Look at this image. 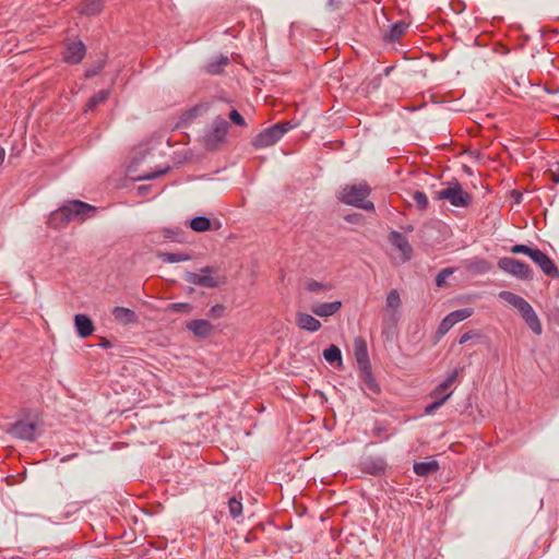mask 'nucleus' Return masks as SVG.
<instances>
[{"label":"nucleus","instance_id":"f257e3e1","mask_svg":"<svg viewBox=\"0 0 559 559\" xmlns=\"http://www.w3.org/2000/svg\"><path fill=\"white\" fill-rule=\"evenodd\" d=\"M97 213V207L80 200L66 201L49 215V225L56 229L66 227L71 222L83 223Z\"/></svg>","mask_w":559,"mask_h":559},{"label":"nucleus","instance_id":"f03ea898","mask_svg":"<svg viewBox=\"0 0 559 559\" xmlns=\"http://www.w3.org/2000/svg\"><path fill=\"white\" fill-rule=\"evenodd\" d=\"M370 193L371 189L366 182L346 185L338 192L337 199L344 204L374 212L373 202L367 200Z\"/></svg>","mask_w":559,"mask_h":559},{"label":"nucleus","instance_id":"7ed1b4c3","mask_svg":"<svg viewBox=\"0 0 559 559\" xmlns=\"http://www.w3.org/2000/svg\"><path fill=\"white\" fill-rule=\"evenodd\" d=\"M499 297L519 310L525 323L535 334L542 333V324L537 314L523 297L508 290L500 292Z\"/></svg>","mask_w":559,"mask_h":559},{"label":"nucleus","instance_id":"20e7f679","mask_svg":"<svg viewBox=\"0 0 559 559\" xmlns=\"http://www.w3.org/2000/svg\"><path fill=\"white\" fill-rule=\"evenodd\" d=\"M229 123L222 117H216L212 127L202 136V146L210 152L218 150L226 141Z\"/></svg>","mask_w":559,"mask_h":559},{"label":"nucleus","instance_id":"39448f33","mask_svg":"<svg viewBox=\"0 0 559 559\" xmlns=\"http://www.w3.org/2000/svg\"><path fill=\"white\" fill-rule=\"evenodd\" d=\"M436 200H447L455 207H467L473 202L471 193L463 190L462 185L457 180L449 182L448 187L438 191Z\"/></svg>","mask_w":559,"mask_h":559},{"label":"nucleus","instance_id":"423d86ee","mask_svg":"<svg viewBox=\"0 0 559 559\" xmlns=\"http://www.w3.org/2000/svg\"><path fill=\"white\" fill-rule=\"evenodd\" d=\"M293 128L294 126L288 121L275 123L258 133L252 140V145L255 148L272 146Z\"/></svg>","mask_w":559,"mask_h":559},{"label":"nucleus","instance_id":"0eeeda50","mask_svg":"<svg viewBox=\"0 0 559 559\" xmlns=\"http://www.w3.org/2000/svg\"><path fill=\"white\" fill-rule=\"evenodd\" d=\"M200 274L194 272H188L185 277L186 282L205 288H217L226 283L225 276H212V274L216 272V267L214 266H204L200 270Z\"/></svg>","mask_w":559,"mask_h":559},{"label":"nucleus","instance_id":"6e6552de","mask_svg":"<svg viewBox=\"0 0 559 559\" xmlns=\"http://www.w3.org/2000/svg\"><path fill=\"white\" fill-rule=\"evenodd\" d=\"M497 265L501 271L511 274L520 280L527 281L533 277V272L530 265L514 258H500L497 262Z\"/></svg>","mask_w":559,"mask_h":559},{"label":"nucleus","instance_id":"1a4fd4ad","mask_svg":"<svg viewBox=\"0 0 559 559\" xmlns=\"http://www.w3.org/2000/svg\"><path fill=\"white\" fill-rule=\"evenodd\" d=\"M402 306L401 296L397 289H391L385 299V316L383 323L388 325H395L400 319V308Z\"/></svg>","mask_w":559,"mask_h":559},{"label":"nucleus","instance_id":"9d476101","mask_svg":"<svg viewBox=\"0 0 559 559\" xmlns=\"http://www.w3.org/2000/svg\"><path fill=\"white\" fill-rule=\"evenodd\" d=\"M36 430L37 426L35 423L20 419L10 426L8 432L14 438L32 442L36 439Z\"/></svg>","mask_w":559,"mask_h":559},{"label":"nucleus","instance_id":"9b49d317","mask_svg":"<svg viewBox=\"0 0 559 559\" xmlns=\"http://www.w3.org/2000/svg\"><path fill=\"white\" fill-rule=\"evenodd\" d=\"M390 243L395 247L400 252L399 263L404 264L413 257V248L408 239L400 231L393 230L389 234Z\"/></svg>","mask_w":559,"mask_h":559},{"label":"nucleus","instance_id":"f8f14e48","mask_svg":"<svg viewBox=\"0 0 559 559\" xmlns=\"http://www.w3.org/2000/svg\"><path fill=\"white\" fill-rule=\"evenodd\" d=\"M86 47L83 41H71L66 46L63 60L70 64H79L85 57Z\"/></svg>","mask_w":559,"mask_h":559},{"label":"nucleus","instance_id":"ddd939ff","mask_svg":"<svg viewBox=\"0 0 559 559\" xmlns=\"http://www.w3.org/2000/svg\"><path fill=\"white\" fill-rule=\"evenodd\" d=\"M531 259L542 269V271L550 276L558 277L559 272L554 261L543 251L535 248Z\"/></svg>","mask_w":559,"mask_h":559},{"label":"nucleus","instance_id":"4468645a","mask_svg":"<svg viewBox=\"0 0 559 559\" xmlns=\"http://www.w3.org/2000/svg\"><path fill=\"white\" fill-rule=\"evenodd\" d=\"M359 466L364 473L372 476H380L386 469V463L382 457H366L360 462Z\"/></svg>","mask_w":559,"mask_h":559},{"label":"nucleus","instance_id":"2eb2a0df","mask_svg":"<svg viewBox=\"0 0 559 559\" xmlns=\"http://www.w3.org/2000/svg\"><path fill=\"white\" fill-rule=\"evenodd\" d=\"M354 355L359 369L371 367L365 338L359 336L354 340Z\"/></svg>","mask_w":559,"mask_h":559},{"label":"nucleus","instance_id":"dca6fc26","mask_svg":"<svg viewBox=\"0 0 559 559\" xmlns=\"http://www.w3.org/2000/svg\"><path fill=\"white\" fill-rule=\"evenodd\" d=\"M409 24L405 21H397L392 24L388 31L383 33V41L388 44H395L405 35Z\"/></svg>","mask_w":559,"mask_h":559},{"label":"nucleus","instance_id":"f3484780","mask_svg":"<svg viewBox=\"0 0 559 559\" xmlns=\"http://www.w3.org/2000/svg\"><path fill=\"white\" fill-rule=\"evenodd\" d=\"M187 329L197 337L205 338L213 332V325L205 319H195L187 323Z\"/></svg>","mask_w":559,"mask_h":559},{"label":"nucleus","instance_id":"a211bd4d","mask_svg":"<svg viewBox=\"0 0 559 559\" xmlns=\"http://www.w3.org/2000/svg\"><path fill=\"white\" fill-rule=\"evenodd\" d=\"M74 325L80 337L86 338L91 336L95 330L94 323L86 314L79 313L74 317Z\"/></svg>","mask_w":559,"mask_h":559},{"label":"nucleus","instance_id":"6ab92c4d","mask_svg":"<svg viewBox=\"0 0 559 559\" xmlns=\"http://www.w3.org/2000/svg\"><path fill=\"white\" fill-rule=\"evenodd\" d=\"M341 308H342V301L335 300L332 302H321V304L313 305L311 307V311L318 317L326 318V317H331V316L335 314L336 312H338Z\"/></svg>","mask_w":559,"mask_h":559},{"label":"nucleus","instance_id":"aec40b11","mask_svg":"<svg viewBox=\"0 0 559 559\" xmlns=\"http://www.w3.org/2000/svg\"><path fill=\"white\" fill-rule=\"evenodd\" d=\"M359 378L362 383V390H366L372 394H379L380 393V386L378 382L376 381L371 367L369 368H362L359 369Z\"/></svg>","mask_w":559,"mask_h":559},{"label":"nucleus","instance_id":"412c9836","mask_svg":"<svg viewBox=\"0 0 559 559\" xmlns=\"http://www.w3.org/2000/svg\"><path fill=\"white\" fill-rule=\"evenodd\" d=\"M104 3L105 0H83L78 5V12L86 16L98 15L104 9Z\"/></svg>","mask_w":559,"mask_h":559},{"label":"nucleus","instance_id":"4be33fe9","mask_svg":"<svg viewBox=\"0 0 559 559\" xmlns=\"http://www.w3.org/2000/svg\"><path fill=\"white\" fill-rule=\"evenodd\" d=\"M111 313L114 319L123 325L136 323L139 319L133 310L124 307H115Z\"/></svg>","mask_w":559,"mask_h":559},{"label":"nucleus","instance_id":"5701e85b","mask_svg":"<svg viewBox=\"0 0 559 559\" xmlns=\"http://www.w3.org/2000/svg\"><path fill=\"white\" fill-rule=\"evenodd\" d=\"M296 323L299 329L309 332H317L321 329V322L309 313L299 312L297 313Z\"/></svg>","mask_w":559,"mask_h":559},{"label":"nucleus","instance_id":"b1692460","mask_svg":"<svg viewBox=\"0 0 559 559\" xmlns=\"http://www.w3.org/2000/svg\"><path fill=\"white\" fill-rule=\"evenodd\" d=\"M459 376V369L453 370L444 381H442L439 385H437L430 393V397L433 399V401L440 399L443 394L449 393L450 388L452 384L456 381Z\"/></svg>","mask_w":559,"mask_h":559},{"label":"nucleus","instance_id":"393cba45","mask_svg":"<svg viewBox=\"0 0 559 559\" xmlns=\"http://www.w3.org/2000/svg\"><path fill=\"white\" fill-rule=\"evenodd\" d=\"M439 468H440V465H439L438 461H436V460H430L427 462H418V463H415L413 466L415 474L418 476H421V477L431 475V474L438 472Z\"/></svg>","mask_w":559,"mask_h":559},{"label":"nucleus","instance_id":"a878e982","mask_svg":"<svg viewBox=\"0 0 559 559\" xmlns=\"http://www.w3.org/2000/svg\"><path fill=\"white\" fill-rule=\"evenodd\" d=\"M228 62L229 58L227 56L221 55L205 66V72L211 75L221 74Z\"/></svg>","mask_w":559,"mask_h":559},{"label":"nucleus","instance_id":"bb28decb","mask_svg":"<svg viewBox=\"0 0 559 559\" xmlns=\"http://www.w3.org/2000/svg\"><path fill=\"white\" fill-rule=\"evenodd\" d=\"M323 357L330 364L337 362L338 366H342V352L338 346L334 344H331L323 350Z\"/></svg>","mask_w":559,"mask_h":559},{"label":"nucleus","instance_id":"cd10ccee","mask_svg":"<svg viewBox=\"0 0 559 559\" xmlns=\"http://www.w3.org/2000/svg\"><path fill=\"white\" fill-rule=\"evenodd\" d=\"M110 95L109 90H100L95 93L87 102L86 109L94 110L98 105L105 103Z\"/></svg>","mask_w":559,"mask_h":559},{"label":"nucleus","instance_id":"c85d7f7f","mask_svg":"<svg viewBox=\"0 0 559 559\" xmlns=\"http://www.w3.org/2000/svg\"><path fill=\"white\" fill-rule=\"evenodd\" d=\"M107 63V55H103L99 59H97L91 67L85 70V78L92 79L98 75Z\"/></svg>","mask_w":559,"mask_h":559},{"label":"nucleus","instance_id":"c756f323","mask_svg":"<svg viewBox=\"0 0 559 559\" xmlns=\"http://www.w3.org/2000/svg\"><path fill=\"white\" fill-rule=\"evenodd\" d=\"M190 227L194 231L203 233L211 228V221L205 216H197L191 219Z\"/></svg>","mask_w":559,"mask_h":559},{"label":"nucleus","instance_id":"7c9ffc66","mask_svg":"<svg viewBox=\"0 0 559 559\" xmlns=\"http://www.w3.org/2000/svg\"><path fill=\"white\" fill-rule=\"evenodd\" d=\"M473 313H474L473 308H463V309H459V310L450 312L448 314V317L451 319L453 324H456L461 321L468 319L469 317H472Z\"/></svg>","mask_w":559,"mask_h":559},{"label":"nucleus","instance_id":"2f4dec72","mask_svg":"<svg viewBox=\"0 0 559 559\" xmlns=\"http://www.w3.org/2000/svg\"><path fill=\"white\" fill-rule=\"evenodd\" d=\"M228 510L233 519H237L242 514L241 498L231 497L228 499Z\"/></svg>","mask_w":559,"mask_h":559},{"label":"nucleus","instance_id":"473e14b6","mask_svg":"<svg viewBox=\"0 0 559 559\" xmlns=\"http://www.w3.org/2000/svg\"><path fill=\"white\" fill-rule=\"evenodd\" d=\"M386 425L377 421L371 430V433L379 442H383L389 440L391 437V435L386 433Z\"/></svg>","mask_w":559,"mask_h":559},{"label":"nucleus","instance_id":"72a5a7b5","mask_svg":"<svg viewBox=\"0 0 559 559\" xmlns=\"http://www.w3.org/2000/svg\"><path fill=\"white\" fill-rule=\"evenodd\" d=\"M452 395V391H450L449 393L447 394H443L440 399L433 401L432 403L428 404L426 407H425V414L426 415H431L433 414L436 411H438L447 401L448 399Z\"/></svg>","mask_w":559,"mask_h":559},{"label":"nucleus","instance_id":"f704fd0d","mask_svg":"<svg viewBox=\"0 0 559 559\" xmlns=\"http://www.w3.org/2000/svg\"><path fill=\"white\" fill-rule=\"evenodd\" d=\"M193 306L189 302H174L167 306V311L191 313Z\"/></svg>","mask_w":559,"mask_h":559},{"label":"nucleus","instance_id":"c9c22d12","mask_svg":"<svg viewBox=\"0 0 559 559\" xmlns=\"http://www.w3.org/2000/svg\"><path fill=\"white\" fill-rule=\"evenodd\" d=\"M413 200L418 210H420V211L427 210V207L429 205V201H428L427 195L423 191H415L413 193Z\"/></svg>","mask_w":559,"mask_h":559},{"label":"nucleus","instance_id":"e433bc0d","mask_svg":"<svg viewBox=\"0 0 559 559\" xmlns=\"http://www.w3.org/2000/svg\"><path fill=\"white\" fill-rule=\"evenodd\" d=\"M162 257L165 262H169V263L188 261L190 259V257L188 254L177 253V252H166Z\"/></svg>","mask_w":559,"mask_h":559},{"label":"nucleus","instance_id":"4c0bfd02","mask_svg":"<svg viewBox=\"0 0 559 559\" xmlns=\"http://www.w3.org/2000/svg\"><path fill=\"white\" fill-rule=\"evenodd\" d=\"M306 289L311 293L320 292V290H329L331 286L329 284L320 283L314 280H310L306 284Z\"/></svg>","mask_w":559,"mask_h":559},{"label":"nucleus","instance_id":"58836bf2","mask_svg":"<svg viewBox=\"0 0 559 559\" xmlns=\"http://www.w3.org/2000/svg\"><path fill=\"white\" fill-rule=\"evenodd\" d=\"M453 325L454 324L452 323L451 319L448 316H445L437 329V332H436L437 336L442 337L451 330V328Z\"/></svg>","mask_w":559,"mask_h":559},{"label":"nucleus","instance_id":"ea45409f","mask_svg":"<svg viewBox=\"0 0 559 559\" xmlns=\"http://www.w3.org/2000/svg\"><path fill=\"white\" fill-rule=\"evenodd\" d=\"M453 271L454 270L451 267L442 269L436 276V285L438 287L444 286L447 277L450 276L453 273Z\"/></svg>","mask_w":559,"mask_h":559},{"label":"nucleus","instance_id":"a19ab883","mask_svg":"<svg viewBox=\"0 0 559 559\" xmlns=\"http://www.w3.org/2000/svg\"><path fill=\"white\" fill-rule=\"evenodd\" d=\"M535 248H531L526 245H522V243H519V245H514L510 251L514 254H518V253H523V254H526L528 255L530 258L532 257L533 252H534Z\"/></svg>","mask_w":559,"mask_h":559},{"label":"nucleus","instance_id":"79ce46f5","mask_svg":"<svg viewBox=\"0 0 559 559\" xmlns=\"http://www.w3.org/2000/svg\"><path fill=\"white\" fill-rule=\"evenodd\" d=\"M224 312H225V306L222 304H216L211 307V309L209 311V316L214 319H218L224 316Z\"/></svg>","mask_w":559,"mask_h":559},{"label":"nucleus","instance_id":"37998d69","mask_svg":"<svg viewBox=\"0 0 559 559\" xmlns=\"http://www.w3.org/2000/svg\"><path fill=\"white\" fill-rule=\"evenodd\" d=\"M229 119L237 126H240V127H245L246 126V121H245V118L236 110V109H233L230 112H229Z\"/></svg>","mask_w":559,"mask_h":559},{"label":"nucleus","instance_id":"c03bdc74","mask_svg":"<svg viewBox=\"0 0 559 559\" xmlns=\"http://www.w3.org/2000/svg\"><path fill=\"white\" fill-rule=\"evenodd\" d=\"M479 336H480V334L477 331L471 330L461 335L459 343L465 344L466 342H468L473 338L479 337Z\"/></svg>","mask_w":559,"mask_h":559},{"label":"nucleus","instance_id":"a18cd8bd","mask_svg":"<svg viewBox=\"0 0 559 559\" xmlns=\"http://www.w3.org/2000/svg\"><path fill=\"white\" fill-rule=\"evenodd\" d=\"M168 169L169 168L166 167L165 169H162V170H158V171H155V173L144 174V175L139 177V180H151V179L160 177V176L165 175L168 171Z\"/></svg>","mask_w":559,"mask_h":559},{"label":"nucleus","instance_id":"49530a36","mask_svg":"<svg viewBox=\"0 0 559 559\" xmlns=\"http://www.w3.org/2000/svg\"><path fill=\"white\" fill-rule=\"evenodd\" d=\"M551 180L555 183H559V163L555 165V168L550 169Z\"/></svg>","mask_w":559,"mask_h":559},{"label":"nucleus","instance_id":"de8ad7c7","mask_svg":"<svg viewBox=\"0 0 559 559\" xmlns=\"http://www.w3.org/2000/svg\"><path fill=\"white\" fill-rule=\"evenodd\" d=\"M257 539V536L253 532H248L246 537H245V542L246 543H252Z\"/></svg>","mask_w":559,"mask_h":559},{"label":"nucleus","instance_id":"09e8293b","mask_svg":"<svg viewBox=\"0 0 559 559\" xmlns=\"http://www.w3.org/2000/svg\"><path fill=\"white\" fill-rule=\"evenodd\" d=\"M138 191H139V194L144 197L146 195L147 191H148V187L147 186H140L138 188Z\"/></svg>","mask_w":559,"mask_h":559},{"label":"nucleus","instance_id":"8fccbe9b","mask_svg":"<svg viewBox=\"0 0 559 559\" xmlns=\"http://www.w3.org/2000/svg\"><path fill=\"white\" fill-rule=\"evenodd\" d=\"M5 151L4 148L0 147V163L4 160Z\"/></svg>","mask_w":559,"mask_h":559},{"label":"nucleus","instance_id":"3c124183","mask_svg":"<svg viewBox=\"0 0 559 559\" xmlns=\"http://www.w3.org/2000/svg\"><path fill=\"white\" fill-rule=\"evenodd\" d=\"M392 70H393V67L385 68L384 69V75H389Z\"/></svg>","mask_w":559,"mask_h":559},{"label":"nucleus","instance_id":"603ef678","mask_svg":"<svg viewBox=\"0 0 559 559\" xmlns=\"http://www.w3.org/2000/svg\"><path fill=\"white\" fill-rule=\"evenodd\" d=\"M102 346L105 348H108V347H110V343L108 341H106L105 343L102 344Z\"/></svg>","mask_w":559,"mask_h":559},{"label":"nucleus","instance_id":"864d4df0","mask_svg":"<svg viewBox=\"0 0 559 559\" xmlns=\"http://www.w3.org/2000/svg\"><path fill=\"white\" fill-rule=\"evenodd\" d=\"M346 221H347V222H352L350 216H347V217H346Z\"/></svg>","mask_w":559,"mask_h":559}]
</instances>
